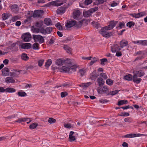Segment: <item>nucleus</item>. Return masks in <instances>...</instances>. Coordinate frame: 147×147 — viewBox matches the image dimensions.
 <instances>
[{"instance_id": "f257e3e1", "label": "nucleus", "mask_w": 147, "mask_h": 147, "mask_svg": "<svg viewBox=\"0 0 147 147\" xmlns=\"http://www.w3.org/2000/svg\"><path fill=\"white\" fill-rule=\"evenodd\" d=\"M82 21H80L79 22V24H77L76 21L75 20H71L70 21H69L67 22L65 26L67 28H71L72 27L75 25H76L75 27H76L77 28L81 27L82 24Z\"/></svg>"}, {"instance_id": "f03ea898", "label": "nucleus", "mask_w": 147, "mask_h": 147, "mask_svg": "<svg viewBox=\"0 0 147 147\" xmlns=\"http://www.w3.org/2000/svg\"><path fill=\"white\" fill-rule=\"evenodd\" d=\"M98 10V7H95L91 9L90 10L84 11L83 13V15L85 17H88L91 15L92 14Z\"/></svg>"}, {"instance_id": "7ed1b4c3", "label": "nucleus", "mask_w": 147, "mask_h": 147, "mask_svg": "<svg viewBox=\"0 0 147 147\" xmlns=\"http://www.w3.org/2000/svg\"><path fill=\"white\" fill-rule=\"evenodd\" d=\"M32 36L35 42H38L40 44H41L44 42V39L41 36L34 34Z\"/></svg>"}, {"instance_id": "20e7f679", "label": "nucleus", "mask_w": 147, "mask_h": 147, "mask_svg": "<svg viewBox=\"0 0 147 147\" xmlns=\"http://www.w3.org/2000/svg\"><path fill=\"white\" fill-rule=\"evenodd\" d=\"M111 51L113 53H115L117 51H120L121 49L117 44L113 45L111 47Z\"/></svg>"}, {"instance_id": "39448f33", "label": "nucleus", "mask_w": 147, "mask_h": 147, "mask_svg": "<svg viewBox=\"0 0 147 147\" xmlns=\"http://www.w3.org/2000/svg\"><path fill=\"white\" fill-rule=\"evenodd\" d=\"M43 11L42 10H35L33 14V17L35 18H37L42 15Z\"/></svg>"}, {"instance_id": "423d86ee", "label": "nucleus", "mask_w": 147, "mask_h": 147, "mask_svg": "<svg viewBox=\"0 0 147 147\" xmlns=\"http://www.w3.org/2000/svg\"><path fill=\"white\" fill-rule=\"evenodd\" d=\"M77 65L74 64L71 65L69 66V73H71L76 71V69L78 67Z\"/></svg>"}, {"instance_id": "0eeeda50", "label": "nucleus", "mask_w": 147, "mask_h": 147, "mask_svg": "<svg viewBox=\"0 0 147 147\" xmlns=\"http://www.w3.org/2000/svg\"><path fill=\"white\" fill-rule=\"evenodd\" d=\"M31 38L30 35L29 33H26L22 36V38L25 42L29 41Z\"/></svg>"}, {"instance_id": "6e6552de", "label": "nucleus", "mask_w": 147, "mask_h": 147, "mask_svg": "<svg viewBox=\"0 0 147 147\" xmlns=\"http://www.w3.org/2000/svg\"><path fill=\"white\" fill-rule=\"evenodd\" d=\"M80 14V11L78 10H74L73 12V16L74 19L78 20Z\"/></svg>"}, {"instance_id": "1a4fd4ad", "label": "nucleus", "mask_w": 147, "mask_h": 147, "mask_svg": "<svg viewBox=\"0 0 147 147\" xmlns=\"http://www.w3.org/2000/svg\"><path fill=\"white\" fill-rule=\"evenodd\" d=\"M99 76V74H97L96 71L94 70L90 74V78L91 80H95Z\"/></svg>"}, {"instance_id": "9d476101", "label": "nucleus", "mask_w": 147, "mask_h": 147, "mask_svg": "<svg viewBox=\"0 0 147 147\" xmlns=\"http://www.w3.org/2000/svg\"><path fill=\"white\" fill-rule=\"evenodd\" d=\"M138 77L137 75H135V74L134 73V75L132 77V80L136 84L139 83L142 80V79L141 78H138Z\"/></svg>"}, {"instance_id": "9b49d317", "label": "nucleus", "mask_w": 147, "mask_h": 147, "mask_svg": "<svg viewBox=\"0 0 147 147\" xmlns=\"http://www.w3.org/2000/svg\"><path fill=\"white\" fill-rule=\"evenodd\" d=\"M2 75L4 76H6L9 75V70L8 68L5 67L2 70Z\"/></svg>"}, {"instance_id": "f8f14e48", "label": "nucleus", "mask_w": 147, "mask_h": 147, "mask_svg": "<svg viewBox=\"0 0 147 147\" xmlns=\"http://www.w3.org/2000/svg\"><path fill=\"white\" fill-rule=\"evenodd\" d=\"M66 7H60L57 10V13L58 14H61L64 13L66 11Z\"/></svg>"}, {"instance_id": "ddd939ff", "label": "nucleus", "mask_w": 147, "mask_h": 147, "mask_svg": "<svg viewBox=\"0 0 147 147\" xmlns=\"http://www.w3.org/2000/svg\"><path fill=\"white\" fill-rule=\"evenodd\" d=\"M5 82L7 84L14 83L15 82V80L12 77H7L5 78Z\"/></svg>"}, {"instance_id": "4468645a", "label": "nucleus", "mask_w": 147, "mask_h": 147, "mask_svg": "<svg viewBox=\"0 0 147 147\" xmlns=\"http://www.w3.org/2000/svg\"><path fill=\"white\" fill-rule=\"evenodd\" d=\"M31 44L30 43H23L21 45V47L22 49H28L31 47Z\"/></svg>"}, {"instance_id": "2eb2a0df", "label": "nucleus", "mask_w": 147, "mask_h": 147, "mask_svg": "<svg viewBox=\"0 0 147 147\" xmlns=\"http://www.w3.org/2000/svg\"><path fill=\"white\" fill-rule=\"evenodd\" d=\"M134 73L138 77H140L144 75V72L142 70H140L139 71H134Z\"/></svg>"}, {"instance_id": "dca6fc26", "label": "nucleus", "mask_w": 147, "mask_h": 147, "mask_svg": "<svg viewBox=\"0 0 147 147\" xmlns=\"http://www.w3.org/2000/svg\"><path fill=\"white\" fill-rule=\"evenodd\" d=\"M59 69L60 71L61 72H67L69 73V66L68 67H67L65 66H63Z\"/></svg>"}, {"instance_id": "f3484780", "label": "nucleus", "mask_w": 147, "mask_h": 147, "mask_svg": "<svg viewBox=\"0 0 147 147\" xmlns=\"http://www.w3.org/2000/svg\"><path fill=\"white\" fill-rule=\"evenodd\" d=\"M74 134V132L71 131L70 132L69 135V138L70 142H72L75 140L76 139L75 136H73Z\"/></svg>"}, {"instance_id": "a211bd4d", "label": "nucleus", "mask_w": 147, "mask_h": 147, "mask_svg": "<svg viewBox=\"0 0 147 147\" xmlns=\"http://www.w3.org/2000/svg\"><path fill=\"white\" fill-rule=\"evenodd\" d=\"M50 4L53 6H59L62 5L63 3L59 2V1H54L50 2Z\"/></svg>"}, {"instance_id": "6ab92c4d", "label": "nucleus", "mask_w": 147, "mask_h": 147, "mask_svg": "<svg viewBox=\"0 0 147 147\" xmlns=\"http://www.w3.org/2000/svg\"><path fill=\"white\" fill-rule=\"evenodd\" d=\"M128 44V41L125 40H123L120 42V45L121 48L127 45Z\"/></svg>"}, {"instance_id": "aec40b11", "label": "nucleus", "mask_w": 147, "mask_h": 147, "mask_svg": "<svg viewBox=\"0 0 147 147\" xmlns=\"http://www.w3.org/2000/svg\"><path fill=\"white\" fill-rule=\"evenodd\" d=\"M97 82L100 86H102L104 84L103 79L101 77H99L97 79Z\"/></svg>"}, {"instance_id": "412c9836", "label": "nucleus", "mask_w": 147, "mask_h": 147, "mask_svg": "<svg viewBox=\"0 0 147 147\" xmlns=\"http://www.w3.org/2000/svg\"><path fill=\"white\" fill-rule=\"evenodd\" d=\"M30 119L28 118H21L19 119H18L15 121L16 122L20 123L22 122H24L27 121Z\"/></svg>"}, {"instance_id": "4be33fe9", "label": "nucleus", "mask_w": 147, "mask_h": 147, "mask_svg": "<svg viewBox=\"0 0 147 147\" xmlns=\"http://www.w3.org/2000/svg\"><path fill=\"white\" fill-rule=\"evenodd\" d=\"M44 23L47 26L51 25L52 24L51 20L49 18H47L45 19Z\"/></svg>"}, {"instance_id": "5701e85b", "label": "nucleus", "mask_w": 147, "mask_h": 147, "mask_svg": "<svg viewBox=\"0 0 147 147\" xmlns=\"http://www.w3.org/2000/svg\"><path fill=\"white\" fill-rule=\"evenodd\" d=\"M101 34L103 36L107 38H109L112 35V33L111 32L107 31L105 33H101Z\"/></svg>"}, {"instance_id": "b1692460", "label": "nucleus", "mask_w": 147, "mask_h": 147, "mask_svg": "<svg viewBox=\"0 0 147 147\" xmlns=\"http://www.w3.org/2000/svg\"><path fill=\"white\" fill-rule=\"evenodd\" d=\"M31 30L32 32L35 33H37L40 32V29L35 26H32Z\"/></svg>"}, {"instance_id": "393cba45", "label": "nucleus", "mask_w": 147, "mask_h": 147, "mask_svg": "<svg viewBox=\"0 0 147 147\" xmlns=\"http://www.w3.org/2000/svg\"><path fill=\"white\" fill-rule=\"evenodd\" d=\"M63 48L64 50L66 51L67 53L69 54H71V49L69 47L65 45H64L63 46Z\"/></svg>"}, {"instance_id": "a878e982", "label": "nucleus", "mask_w": 147, "mask_h": 147, "mask_svg": "<svg viewBox=\"0 0 147 147\" xmlns=\"http://www.w3.org/2000/svg\"><path fill=\"white\" fill-rule=\"evenodd\" d=\"M16 90L15 89L10 87H7L5 88V92H8L9 93H13L15 92Z\"/></svg>"}, {"instance_id": "bb28decb", "label": "nucleus", "mask_w": 147, "mask_h": 147, "mask_svg": "<svg viewBox=\"0 0 147 147\" xmlns=\"http://www.w3.org/2000/svg\"><path fill=\"white\" fill-rule=\"evenodd\" d=\"M78 72L80 74V76L82 77L86 73V69L84 68L80 69L79 70Z\"/></svg>"}, {"instance_id": "cd10ccee", "label": "nucleus", "mask_w": 147, "mask_h": 147, "mask_svg": "<svg viewBox=\"0 0 147 147\" xmlns=\"http://www.w3.org/2000/svg\"><path fill=\"white\" fill-rule=\"evenodd\" d=\"M91 84L90 82H87L86 83H84L79 85V86L82 87L83 88H84L86 87L89 86Z\"/></svg>"}, {"instance_id": "c85d7f7f", "label": "nucleus", "mask_w": 147, "mask_h": 147, "mask_svg": "<svg viewBox=\"0 0 147 147\" xmlns=\"http://www.w3.org/2000/svg\"><path fill=\"white\" fill-rule=\"evenodd\" d=\"M11 8L13 11L15 12L18 9V6L17 5L14 4L11 6Z\"/></svg>"}, {"instance_id": "c756f323", "label": "nucleus", "mask_w": 147, "mask_h": 147, "mask_svg": "<svg viewBox=\"0 0 147 147\" xmlns=\"http://www.w3.org/2000/svg\"><path fill=\"white\" fill-rule=\"evenodd\" d=\"M43 25V22L42 21H39L36 22L35 24V26L39 28H40L42 27Z\"/></svg>"}, {"instance_id": "7c9ffc66", "label": "nucleus", "mask_w": 147, "mask_h": 147, "mask_svg": "<svg viewBox=\"0 0 147 147\" xmlns=\"http://www.w3.org/2000/svg\"><path fill=\"white\" fill-rule=\"evenodd\" d=\"M124 78L125 80L131 81L132 80V76L130 74H128L124 76Z\"/></svg>"}, {"instance_id": "2f4dec72", "label": "nucleus", "mask_w": 147, "mask_h": 147, "mask_svg": "<svg viewBox=\"0 0 147 147\" xmlns=\"http://www.w3.org/2000/svg\"><path fill=\"white\" fill-rule=\"evenodd\" d=\"M56 63L59 66H61L63 65V61L61 59H57L56 61Z\"/></svg>"}, {"instance_id": "473e14b6", "label": "nucleus", "mask_w": 147, "mask_h": 147, "mask_svg": "<svg viewBox=\"0 0 147 147\" xmlns=\"http://www.w3.org/2000/svg\"><path fill=\"white\" fill-rule=\"evenodd\" d=\"M38 123H34L31 124L29 126L30 129H32L36 128L38 126Z\"/></svg>"}, {"instance_id": "72a5a7b5", "label": "nucleus", "mask_w": 147, "mask_h": 147, "mask_svg": "<svg viewBox=\"0 0 147 147\" xmlns=\"http://www.w3.org/2000/svg\"><path fill=\"white\" fill-rule=\"evenodd\" d=\"M21 58L23 60L25 61L28 60L29 58L27 54L24 53H23L22 54Z\"/></svg>"}, {"instance_id": "f704fd0d", "label": "nucleus", "mask_w": 147, "mask_h": 147, "mask_svg": "<svg viewBox=\"0 0 147 147\" xmlns=\"http://www.w3.org/2000/svg\"><path fill=\"white\" fill-rule=\"evenodd\" d=\"M9 13H3L2 15V18L3 20H5L8 19L9 16Z\"/></svg>"}, {"instance_id": "c9c22d12", "label": "nucleus", "mask_w": 147, "mask_h": 147, "mask_svg": "<svg viewBox=\"0 0 147 147\" xmlns=\"http://www.w3.org/2000/svg\"><path fill=\"white\" fill-rule=\"evenodd\" d=\"M114 82V81L113 80L110 79H108L107 80L106 83L109 86L112 85Z\"/></svg>"}, {"instance_id": "e433bc0d", "label": "nucleus", "mask_w": 147, "mask_h": 147, "mask_svg": "<svg viewBox=\"0 0 147 147\" xmlns=\"http://www.w3.org/2000/svg\"><path fill=\"white\" fill-rule=\"evenodd\" d=\"M17 94L20 97H24L26 96L27 94L26 92H19L17 93Z\"/></svg>"}, {"instance_id": "4c0bfd02", "label": "nucleus", "mask_w": 147, "mask_h": 147, "mask_svg": "<svg viewBox=\"0 0 147 147\" xmlns=\"http://www.w3.org/2000/svg\"><path fill=\"white\" fill-rule=\"evenodd\" d=\"M127 100H122L119 101L117 104L118 105H122L124 104H127Z\"/></svg>"}, {"instance_id": "58836bf2", "label": "nucleus", "mask_w": 147, "mask_h": 147, "mask_svg": "<svg viewBox=\"0 0 147 147\" xmlns=\"http://www.w3.org/2000/svg\"><path fill=\"white\" fill-rule=\"evenodd\" d=\"M135 23L133 21L129 22L126 24V26L129 28H131L132 26H134Z\"/></svg>"}, {"instance_id": "ea45409f", "label": "nucleus", "mask_w": 147, "mask_h": 147, "mask_svg": "<svg viewBox=\"0 0 147 147\" xmlns=\"http://www.w3.org/2000/svg\"><path fill=\"white\" fill-rule=\"evenodd\" d=\"M39 45L38 43H35L33 45L32 48L34 50H38L39 49Z\"/></svg>"}, {"instance_id": "a19ab883", "label": "nucleus", "mask_w": 147, "mask_h": 147, "mask_svg": "<svg viewBox=\"0 0 147 147\" xmlns=\"http://www.w3.org/2000/svg\"><path fill=\"white\" fill-rule=\"evenodd\" d=\"M136 135L134 134H128L125 135L123 137L125 138H133L135 137Z\"/></svg>"}, {"instance_id": "79ce46f5", "label": "nucleus", "mask_w": 147, "mask_h": 147, "mask_svg": "<svg viewBox=\"0 0 147 147\" xmlns=\"http://www.w3.org/2000/svg\"><path fill=\"white\" fill-rule=\"evenodd\" d=\"M139 42L140 45L143 46L147 45V40H140Z\"/></svg>"}, {"instance_id": "37998d69", "label": "nucleus", "mask_w": 147, "mask_h": 147, "mask_svg": "<svg viewBox=\"0 0 147 147\" xmlns=\"http://www.w3.org/2000/svg\"><path fill=\"white\" fill-rule=\"evenodd\" d=\"M52 28L51 27H49L46 29V34H49L51 33L52 30Z\"/></svg>"}, {"instance_id": "c03bdc74", "label": "nucleus", "mask_w": 147, "mask_h": 147, "mask_svg": "<svg viewBox=\"0 0 147 147\" xmlns=\"http://www.w3.org/2000/svg\"><path fill=\"white\" fill-rule=\"evenodd\" d=\"M124 121L125 122L130 123H132L133 120L131 118L127 117L124 119Z\"/></svg>"}, {"instance_id": "a18cd8bd", "label": "nucleus", "mask_w": 147, "mask_h": 147, "mask_svg": "<svg viewBox=\"0 0 147 147\" xmlns=\"http://www.w3.org/2000/svg\"><path fill=\"white\" fill-rule=\"evenodd\" d=\"M66 63L67 64L69 65V66L74 64L71 61V60L69 59H66Z\"/></svg>"}, {"instance_id": "49530a36", "label": "nucleus", "mask_w": 147, "mask_h": 147, "mask_svg": "<svg viewBox=\"0 0 147 147\" xmlns=\"http://www.w3.org/2000/svg\"><path fill=\"white\" fill-rule=\"evenodd\" d=\"M139 55V56H143L145 57V54L144 52L142 51H139L136 53L135 54V55Z\"/></svg>"}, {"instance_id": "de8ad7c7", "label": "nucleus", "mask_w": 147, "mask_h": 147, "mask_svg": "<svg viewBox=\"0 0 147 147\" xmlns=\"http://www.w3.org/2000/svg\"><path fill=\"white\" fill-rule=\"evenodd\" d=\"M100 76L103 78L104 79H106L108 77L106 74L104 73H102L100 74Z\"/></svg>"}, {"instance_id": "09e8293b", "label": "nucleus", "mask_w": 147, "mask_h": 147, "mask_svg": "<svg viewBox=\"0 0 147 147\" xmlns=\"http://www.w3.org/2000/svg\"><path fill=\"white\" fill-rule=\"evenodd\" d=\"M56 121L55 119L51 118H49L48 120V122L50 124L55 123Z\"/></svg>"}, {"instance_id": "8fccbe9b", "label": "nucleus", "mask_w": 147, "mask_h": 147, "mask_svg": "<svg viewBox=\"0 0 147 147\" xmlns=\"http://www.w3.org/2000/svg\"><path fill=\"white\" fill-rule=\"evenodd\" d=\"M100 61H101L100 64L102 65H105L104 63L107 62V60L106 58H103L101 59Z\"/></svg>"}, {"instance_id": "3c124183", "label": "nucleus", "mask_w": 147, "mask_h": 147, "mask_svg": "<svg viewBox=\"0 0 147 147\" xmlns=\"http://www.w3.org/2000/svg\"><path fill=\"white\" fill-rule=\"evenodd\" d=\"M92 23L96 29H98V28L99 24L98 23L96 22H93Z\"/></svg>"}, {"instance_id": "603ef678", "label": "nucleus", "mask_w": 147, "mask_h": 147, "mask_svg": "<svg viewBox=\"0 0 147 147\" xmlns=\"http://www.w3.org/2000/svg\"><path fill=\"white\" fill-rule=\"evenodd\" d=\"M19 19V17L18 16H15L13 17L11 19V21L12 22H15L17 20H18Z\"/></svg>"}, {"instance_id": "864d4df0", "label": "nucleus", "mask_w": 147, "mask_h": 147, "mask_svg": "<svg viewBox=\"0 0 147 147\" xmlns=\"http://www.w3.org/2000/svg\"><path fill=\"white\" fill-rule=\"evenodd\" d=\"M52 63V60L51 59H49L45 63V66L49 67Z\"/></svg>"}, {"instance_id": "5fc2aeb1", "label": "nucleus", "mask_w": 147, "mask_h": 147, "mask_svg": "<svg viewBox=\"0 0 147 147\" xmlns=\"http://www.w3.org/2000/svg\"><path fill=\"white\" fill-rule=\"evenodd\" d=\"M119 116H128L129 115V113L127 112H125V113H121V114L119 115Z\"/></svg>"}, {"instance_id": "6e6d98bb", "label": "nucleus", "mask_w": 147, "mask_h": 147, "mask_svg": "<svg viewBox=\"0 0 147 147\" xmlns=\"http://www.w3.org/2000/svg\"><path fill=\"white\" fill-rule=\"evenodd\" d=\"M40 33L45 35L46 34V29L45 30L43 28H40Z\"/></svg>"}, {"instance_id": "4d7b16f0", "label": "nucleus", "mask_w": 147, "mask_h": 147, "mask_svg": "<svg viewBox=\"0 0 147 147\" xmlns=\"http://www.w3.org/2000/svg\"><path fill=\"white\" fill-rule=\"evenodd\" d=\"M55 26L58 28L59 30H62L63 29L62 26L59 23H57L55 25Z\"/></svg>"}, {"instance_id": "13d9d810", "label": "nucleus", "mask_w": 147, "mask_h": 147, "mask_svg": "<svg viewBox=\"0 0 147 147\" xmlns=\"http://www.w3.org/2000/svg\"><path fill=\"white\" fill-rule=\"evenodd\" d=\"M92 2V0H86L84 1V4L86 5H88Z\"/></svg>"}, {"instance_id": "bf43d9fd", "label": "nucleus", "mask_w": 147, "mask_h": 147, "mask_svg": "<svg viewBox=\"0 0 147 147\" xmlns=\"http://www.w3.org/2000/svg\"><path fill=\"white\" fill-rule=\"evenodd\" d=\"M131 16L135 18H140V16L139 13L137 14H131Z\"/></svg>"}, {"instance_id": "052dcab7", "label": "nucleus", "mask_w": 147, "mask_h": 147, "mask_svg": "<svg viewBox=\"0 0 147 147\" xmlns=\"http://www.w3.org/2000/svg\"><path fill=\"white\" fill-rule=\"evenodd\" d=\"M99 101L100 102L102 103H104L108 102V100L105 99H101L99 100Z\"/></svg>"}, {"instance_id": "680f3d73", "label": "nucleus", "mask_w": 147, "mask_h": 147, "mask_svg": "<svg viewBox=\"0 0 147 147\" xmlns=\"http://www.w3.org/2000/svg\"><path fill=\"white\" fill-rule=\"evenodd\" d=\"M96 1L97 3V4H100L106 2L107 0H96Z\"/></svg>"}, {"instance_id": "e2e57ef3", "label": "nucleus", "mask_w": 147, "mask_h": 147, "mask_svg": "<svg viewBox=\"0 0 147 147\" xmlns=\"http://www.w3.org/2000/svg\"><path fill=\"white\" fill-rule=\"evenodd\" d=\"M68 94L67 92H62L61 93V97L63 98L67 96Z\"/></svg>"}, {"instance_id": "0e129e2a", "label": "nucleus", "mask_w": 147, "mask_h": 147, "mask_svg": "<svg viewBox=\"0 0 147 147\" xmlns=\"http://www.w3.org/2000/svg\"><path fill=\"white\" fill-rule=\"evenodd\" d=\"M97 61V59L96 58H93V60H92L89 63V65H92L94 63H95Z\"/></svg>"}, {"instance_id": "69168bd1", "label": "nucleus", "mask_w": 147, "mask_h": 147, "mask_svg": "<svg viewBox=\"0 0 147 147\" xmlns=\"http://www.w3.org/2000/svg\"><path fill=\"white\" fill-rule=\"evenodd\" d=\"M5 87H0V92H5Z\"/></svg>"}, {"instance_id": "338daca9", "label": "nucleus", "mask_w": 147, "mask_h": 147, "mask_svg": "<svg viewBox=\"0 0 147 147\" xmlns=\"http://www.w3.org/2000/svg\"><path fill=\"white\" fill-rule=\"evenodd\" d=\"M119 26L120 28H121L125 26V24L124 22H120Z\"/></svg>"}, {"instance_id": "774afa93", "label": "nucleus", "mask_w": 147, "mask_h": 147, "mask_svg": "<svg viewBox=\"0 0 147 147\" xmlns=\"http://www.w3.org/2000/svg\"><path fill=\"white\" fill-rule=\"evenodd\" d=\"M44 60L43 59L40 60L38 61V65L39 66H41L42 65Z\"/></svg>"}]
</instances>
